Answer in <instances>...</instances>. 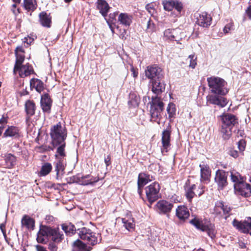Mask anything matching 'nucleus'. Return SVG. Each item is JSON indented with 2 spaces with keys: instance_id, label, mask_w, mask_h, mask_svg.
I'll list each match as a JSON object with an SVG mask.
<instances>
[{
  "instance_id": "f257e3e1",
  "label": "nucleus",
  "mask_w": 251,
  "mask_h": 251,
  "mask_svg": "<svg viewBox=\"0 0 251 251\" xmlns=\"http://www.w3.org/2000/svg\"><path fill=\"white\" fill-rule=\"evenodd\" d=\"M207 81L210 91L214 94L207 96V102L222 108L226 106L228 101L223 96L226 95L228 92L226 82L224 79L215 76L208 77Z\"/></svg>"
},
{
  "instance_id": "f03ea898",
  "label": "nucleus",
  "mask_w": 251,
  "mask_h": 251,
  "mask_svg": "<svg viewBox=\"0 0 251 251\" xmlns=\"http://www.w3.org/2000/svg\"><path fill=\"white\" fill-rule=\"evenodd\" d=\"M150 104L151 120L159 124L162 117L161 113L164 109V103L159 97H152Z\"/></svg>"
},
{
  "instance_id": "7ed1b4c3",
  "label": "nucleus",
  "mask_w": 251,
  "mask_h": 251,
  "mask_svg": "<svg viewBox=\"0 0 251 251\" xmlns=\"http://www.w3.org/2000/svg\"><path fill=\"white\" fill-rule=\"evenodd\" d=\"M222 124L221 126V133L224 139H228L231 134V128L237 123L236 117L231 114H227L222 117Z\"/></svg>"
},
{
  "instance_id": "20e7f679",
  "label": "nucleus",
  "mask_w": 251,
  "mask_h": 251,
  "mask_svg": "<svg viewBox=\"0 0 251 251\" xmlns=\"http://www.w3.org/2000/svg\"><path fill=\"white\" fill-rule=\"evenodd\" d=\"M50 136L53 146H56L64 142L67 137V132L65 127L60 123L53 126L50 129Z\"/></svg>"
},
{
  "instance_id": "39448f33",
  "label": "nucleus",
  "mask_w": 251,
  "mask_h": 251,
  "mask_svg": "<svg viewBox=\"0 0 251 251\" xmlns=\"http://www.w3.org/2000/svg\"><path fill=\"white\" fill-rule=\"evenodd\" d=\"M78 234L80 238L91 245L94 246L101 241V236L86 227L78 229Z\"/></svg>"
},
{
  "instance_id": "423d86ee",
  "label": "nucleus",
  "mask_w": 251,
  "mask_h": 251,
  "mask_svg": "<svg viewBox=\"0 0 251 251\" xmlns=\"http://www.w3.org/2000/svg\"><path fill=\"white\" fill-rule=\"evenodd\" d=\"M190 223L194 226L197 229L202 231H206L207 234L212 239L215 236V231L214 225L205 221L195 217L190 221Z\"/></svg>"
},
{
  "instance_id": "0eeeda50",
  "label": "nucleus",
  "mask_w": 251,
  "mask_h": 251,
  "mask_svg": "<svg viewBox=\"0 0 251 251\" xmlns=\"http://www.w3.org/2000/svg\"><path fill=\"white\" fill-rule=\"evenodd\" d=\"M232 224L239 231L245 234H249L251 236V217H247L243 221L234 219Z\"/></svg>"
},
{
  "instance_id": "6e6552de",
  "label": "nucleus",
  "mask_w": 251,
  "mask_h": 251,
  "mask_svg": "<svg viewBox=\"0 0 251 251\" xmlns=\"http://www.w3.org/2000/svg\"><path fill=\"white\" fill-rule=\"evenodd\" d=\"M145 190L147 198L150 203L149 207H151V204L159 198V185L157 182H154L147 186Z\"/></svg>"
},
{
  "instance_id": "1a4fd4ad",
  "label": "nucleus",
  "mask_w": 251,
  "mask_h": 251,
  "mask_svg": "<svg viewBox=\"0 0 251 251\" xmlns=\"http://www.w3.org/2000/svg\"><path fill=\"white\" fill-rule=\"evenodd\" d=\"M228 172L223 170H218L215 173V182L219 190H223L228 184L227 176Z\"/></svg>"
},
{
  "instance_id": "9d476101",
  "label": "nucleus",
  "mask_w": 251,
  "mask_h": 251,
  "mask_svg": "<svg viewBox=\"0 0 251 251\" xmlns=\"http://www.w3.org/2000/svg\"><path fill=\"white\" fill-rule=\"evenodd\" d=\"M164 9L166 11H171L174 8L176 10L175 15L176 16L180 14L182 9V4L177 0H164L162 1Z\"/></svg>"
},
{
  "instance_id": "9b49d317",
  "label": "nucleus",
  "mask_w": 251,
  "mask_h": 251,
  "mask_svg": "<svg viewBox=\"0 0 251 251\" xmlns=\"http://www.w3.org/2000/svg\"><path fill=\"white\" fill-rule=\"evenodd\" d=\"M145 75L148 78L152 80L163 78L162 69L156 65L148 66L145 70Z\"/></svg>"
},
{
  "instance_id": "f8f14e48",
  "label": "nucleus",
  "mask_w": 251,
  "mask_h": 251,
  "mask_svg": "<svg viewBox=\"0 0 251 251\" xmlns=\"http://www.w3.org/2000/svg\"><path fill=\"white\" fill-rule=\"evenodd\" d=\"M33 72L32 67L29 63L25 65H15L13 73L14 74L18 73L21 77H25L30 75Z\"/></svg>"
},
{
  "instance_id": "ddd939ff",
  "label": "nucleus",
  "mask_w": 251,
  "mask_h": 251,
  "mask_svg": "<svg viewBox=\"0 0 251 251\" xmlns=\"http://www.w3.org/2000/svg\"><path fill=\"white\" fill-rule=\"evenodd\" d=\"M173 207V204L165 200H160L155 204L156 211L159 214L168 215Z\"/></svg>"
},
{
  "instance_id": "4468645a",
  "label": "nucleus",
  "mask_w": 251,
  "mask_h": 251,
  "mask_svg": "<svg viewBox=\"0 0 251 251\" xmlns=\"http://www.w3.org/2000/svg\"><path fill=\"white\" fill-rule=\"evenodd\" d=\"M73 182L78 183L80 185H91L98 181L99 178L94 177L91 175L86 176L77 175L73 177Z\"/></svg>"
},
{
  "instance_id": "2eb2a0df",
  "label": "nucleus",
  "mask_w": 251,
  "mask_h": 251,
  "mask_svg": "<svg viewBox=\"0 0 251 251\" xmlns=\"http://www.w3.org/2000/svg\"><path fill=\"white\" fill-rule=\"evenodd\" d=\"M179 33L180 30L178 29H167L163 32V40L168 42L176 41L177 44H179Z\"/></svg>"
},
{
  "instance_id": "dca6fc26",
  "label": "nucleus",
  "mask_w": 251,
  "mask_h": 251,
  "mask_svg": "<svg viewBox=\"0 0 251 251\" xmlns=\"http://www.w3.org/2000/svg\"><path fill=\"white\" fill-rule=\"evenodd\" d=\"M235 192L238 195L245 198L251 196V185L244 182L236 185Z\"/></svg>"
},
{
  "instance_id": "f3484780",
  "label": "nucleus",
  "mask_w": 251,
  "mask_h": 251,
  "mask_svg": "<svg viewBox=\"0 0 251 251\" xmlns=\"http://www.w3.org/2000/svg\"><path fill=\"white\" fill-rule=\"evenodd\" d=\"M197 24L203 27H207L211 25V17L206 12H202L196 15Z\"/></svg>"
},
{
  "instance_id": "a211bd4d",
  "label": "nucleus",
  "mask_w": 251,
  "mask_h": 251,
  "mask_svg": "<svg viewBox=\"0 0 251 251\" xmlns=\"http://www.w3.org/2000/svg\"><path fill=\"white\" fill-rule=\"evenodd\" d=\"M162 152H167L171 148V132L168 130H165L162 133Z\"/></svg>"
},
{
  "instance_id": "6ab92c4d",
  "label": "nucleus",
  "mask_w": 251,
  "mask_h": 251,
  "mask_svg": "<svg viewBox=\"0 0 251 251\" xmlns=\"http://www.w3.org/2000/svg\"><path fill=\"white\" fill-rule=\"evenodd\" d=\"M151 82L152 91L154 94L159 95L164 91L166 84L163 79H154Z\"/></svg>"
},
{
  "instance_id": "aec40b11",
  "label": "nucleus",
  "mask_w": 251,
  "mask_h": 251,
  "mask_svg": "<svg viewBox=\"0 0 251 251\" xmlns=\"http://www.w3.org/2000/svg\"><path fill=\"white\" fill-rule=\"evenodd\" d=\"M232 208L228 205L225 204L222 201H218L216 203L215 207V212L218 214L220 213L219 210H222L225 215V219L226 220L231 215V211Z\"/></svg>"
},
{
  "instance_id": "412c9836",
  "label": "nucleus",
  "mask_w": 251,
  "mask_h": 251,
  "mask_svg": "<svg viewBox=\"0 0 251 251\" xmlns=\"http://www.w3.org/2000/svg\"><path fill=\"white\" fill-rule=\"evenodd\" d=\"M50 227L42 226L37 233V241L38 243H45L47 242L48 238L50 237Z\"/></svg>"
},
{
  "instance_id": "4be33fe9",
  "label": "nucleus",
  "mask_w": 251,
  "mask_h": 251,
  "mask_svg": "<svg viewBox=\"0 0 251 251\" xmlns=\"http://www.w3.org/2000/svg\"><path fill=\"white\" fill-rule=\"evenodd\" d=\"M150 181L151 179L149 175L144 173L139 174L138 179V193L140 197L142 194L141 189Z\"/></svg>"
},
{
  "instance_id": "5701e85b",
  "label": "nucleus",
  "mask_w": 251,
  "mask_h": 251,
  "mask_svg": "<svg viewBox=\"0 0 251 251\" xmlns=\"http://www.w3.org/2000/svg\"><path fill=\"white\" fill-rule=\"evenodd\" d=\"M201 168V181L207 183L209 181L211 175V170L208 165L206 164H200Z\"/></svg>"
},
{
  "instance_id": "b1692460",
  "label": "nucleus",
  "mask_w": 251,
  "mask_h": 251,
  "mask_svg": "<svg viewBox=\"0 0 251 251\" xmlns=\"http://www.w3.org/2000/svg\"><path fill=\"white\" fill-rule=\"evenodd\" d=\"M52 101L48 94L41 96V105L44 112L49 113L51 106Z\"/></svg>"
},
{
  "instance_id": "393cba45",
  "label": "nucleus",
  "mask_w": 251,
  "mask_h": 251,
  "mask_svg": "<svg viewBox=\"0 0 251 251\" xmlns=\"http://www.w3.org/2000/svg\"><path fill=\"white\" fill-rule=\"evenodd\" d=\"M176 213L177 217L182 221L187 219L190 215L188 209L184 205L178 206L176 209Z\"/></svg>"
},
{
  "instance_id": "a878e982",
  "label": "nucleus",
  "mask_w": 251,
  "mask_h": 251,
  "mask_svg": "<svg viewBox=\"0 0 251 251\" xmlns=\"http://www.w3.org/2000/svg\"><path fill=\"white\" fill-rule=\"evenodd\" d=\"M118 21L126 27H128L131 25L132 21V16L126 13H121L119 14Z\"/></svg>"
},
{
  "instance_id": "bb28decb",
  "label": "nucleus",
  "mask_w": 251,
  "mask_h": 251,
  "mask_svg": "<svg viewBox=\"0 0 251 251\" xmlns=\"http://www.w3.org/2000/svg\"><path fill=\"white\" fill-rule=\"evenodd\" d=\"M3 136L4 137H12L18 138L20 137V129L18 127L14 126H9L5 130Z\"/></svg>"
},
{
  "instance_id": "cd10ccee",
  "label": "nucleus",
  "mask_w": 251,
  "mask_h": 251,
  "mask_svg": "<svg viewBox=\"0 0 251 251\" xmlns=\"http://www.w3.org/2000/svg\"><path fill=\"white\" fill-rule=\"evenodd\" d=\"M49 235L51 240L55 243H59L63 239V234L60 232L58 228L50 227Z\"/></svg>"
},
{
  "instance_id": "c85d7f7f",
  "label": "nucleus",
  "mask_w": 251,
  "mask_h": 251,
  "mask_svg": "<svg viewBox=\"0 0 251 251\" xmlns=\"http://www.w3.org/2000/svg\"><path fill=\"white\" fill-rule=\"evenodd\" d=\"M230 179L231 181L234 183V188L235 189L236 185L237 184L243 183L245 182V179L239 172L235 171L232 170L230 171Z\"/></svg>"
},
{
  "instance_id": "c756f323",
  "label": "nucleus",
  "mask_w": 251,
  "mask_h": 251,
  "mask_svg": "<svg viewBox=\"0 0 251 251\" xmlns=\"http://www.w3.org/2000/svg\"><path fill=\"white\" fill-rule=\"evenodd\" d=\"M39 21L41 25L46 27H50L51 26V17L45 12H42L39 14Z\"/></svg>"
},
{
  "instance_id": "7c9ffc66",
  "label": "nucleus",
  "mask_w": 251,
  "mask_h": 251,
  "mask_svg": "<svg viewBox=\"0 0 251 251\" xmlns=\"http://www.w3.org/2000/svg\"><path fill=\"white\" fill-rule=\"evenodd\" d=\"M97 8L103 17H105L108 12L109 6L104 0H98Z\"/></svg>"
},
{
  "instance_id": "2f4dec72",
  "label": "nucleus",
  "mask_w": 251,
  "mask_h": 251,
  "mask_svg": "<svg viewBox=\"0 0 251 251\" xmlns=\"http://www.w3.org/2000/svg\"><path fill=\"white\" fill-rule=\"evenodd\" d=\"M30 87L34 88L36 91L41 93L43 91L44 86L43 82L37 78H32L30 81Z\"/></svg>"
},
{
  "instance_id": "473e14b6",
  "label": "nucleus",
  "mask_w": 251,
  "mask_h": 251,
  "mask_svg": "<svg viewBox=\"0 0 251 251\" xmlns=\"http://www.w3.org/2000/svg\"><path fill=\"white\" fill-rule=\"evenodd\" d=\"M22 226L27 229H33L34 226V221L27 215H24L21 221Z\"/></svg>"
},
{
  "instance_id": "72a5a7b5",
  "label": "nucleus",
  "mask_w": 251,
  "mask_h": 251,
  "mask_svg": "<svg viewBox=\"0 0 251 251\" xmlns=\"http://www.w3.org/2000/svg\"><path fill=\"white\" fill-rule=\"evenodd\" d=\"M66 166V162L64 159H57L55 165L56 178L58 179L60 175H62Z\"/></svg>"
},
{
  "instance_id": "f704fd0d",
  "label": "nucleus",
  "mask_w": 251,
  "mask_h": 251,
  "mask_svg": "<svg viewBox=\"0 0 251 251\" xmlns=\"http://www.w3.org/2000/svg\"><path fill=\"white\" fill-rule=\"evenodd\" d=\"M74 251H90L91 248L87 247V245L82 241L77 239L73 243Z\"/></svg>"
},
{
  "instance_id": "c9c22d12",
  "label": "nucleus",
  "mask_w": 251,
  "mask_h": 251,
  "mask_svg": "<svg viewBox=\"0 0 251 251\" xmlns=\"http://www.w3.org/2000/svg\"><path fill=\"white\" fill-rule=\"evenodd\" d=\"M140 97L134 93H130L129 95L128 104L130 107H136L140 103Z\"/></svg>"
},
{
  "instance_id": "e433bc0d",
  "label": "nucleus",
  "mask_w": 251,
  "mask_h": 251,
  "mask_svg": "<svg viewBox=\"0 0 251 251\" xmlns=\"http://www.w3.org/2000/svg\"><path fill=\"white\" fill-rule=\"evenodd\" d=\"M25 108L27 115L28 117L35 114L36 106L33 101L28 100L25 103Z\"/></svg>"
},
{
  "instance_id": "4c0bfd02",
  "label": "nucleus",
  "mask_w": 251,
  "mask_h": 251,
  "mask_svg": "<svg viewBox=\"0 0 251 251\" xmlns=\"http://www.w3.org/2000/svg\"><path fill=\"white\" fill-rule=\"evenodd\" d=\"M122 222L124 224L126 228L128 230H130L131 229H133L135 226L133 219L132 218H129L128 216L123 218Z\"/></svg>"
},
{
  "instance_id": "58836bf2",
  "label": "nucleus",
  "mask_w": 251,
  "mask_h": 251,
  "mask_svg": "<svg viewBox=\"0 0 251 251\" xmlns=\"http://www.w3.org/2000/svg\"><path fill=\"white\" fill-rule=\"evenodd\" d=\"M60 144L61 145L57 149L55 156L57 159H63L64 157L66 156L64 149L65 143L64 142Z\"/></svg>"
},
{
  "instance_id": "ea45409f",
  "label": "nucleus",
  "mask_w": 251,
  "mask_h": 251,
  "mask_svg": "<svg viewBox=\"0 0 251 251\" xmlns=\"http://www.w3.org/2000/svg\"><path fill=\"white\" fill-rule=\"evenodd\" d=\"M24 6L28 11H33L36 9L35 0H24Z\"/></svg>"
},
{
  "instance_id": "a19ab883",
  "label": "nucleus",
  "mask_w": 251,
  "mask_h": 251,
  "mask_svg": "<svg viewBox=\"0 0 251 251\" xmlns=\"http://www.w3.org/2000/svg\"><path fill=\"white\" fill-rule=\"evenodd\" d=\"M52 169L51 164L50 163H45L41 168L40 171V175L41 176H46L50 173Z\"/></svg>"
},
{
  "instance_id": "79ce46f5",
  "label": "nucleus",
  "mask_w": 251,
  "mask_h": 251,
  "mask_svg": "<svg viewBox=\"0 0 251 251\" xmlns=\"http://www.w3.org/2000/svg\"><path fill=\"white\" fill-rule=\"evenodd\" d=\"M62 228L66 234H74L76 230L75 226L71 223L62 224Z\"/></svg>"
},
{
  "instance_id": "37998d69",
  "label": "nucleus",
  "mask_w": 251,
  "mask_h": 251,
  "mask_svg": "<svg viewBox=\"0 0 251 251\" xmlns=\"http://www.w3.org/2000/svg\"><path fill=\"white\" fill-rule=\"evenodd\" d=\"M196 185L193 184L186 190V196L190 202L191 201L194 196L196 195V194L194 192V190L196 189Z\"/></svg>"
},
{
  "instance_id": "c03bdc74",
  "label": "nucleus",
  "mask_w": 251,
  "mask_h": 251,
  "mask_svg": "<svg viewBox=\"0 0 251 251\" xmlns=\"http://www.w3.org/2000/svg\"><path fill=\"white\" fill-rule=\"evenodd\" d=\"M5 160L6 166L8 168H11L14 165L16 162V158L14 155L8 154L6 156Z\"/></svg>"
},
{
  "instance_id": "a18cd8bd",
  "label": "nucleus",
  "mask_w": 251,
  "mask_h": 251,
  "mask_svg": "<svg viewBox=\"0 0 251 251\" xmlns=\"http://www.w3.org/2000/svg\"><path fill=\"white\" fill-rule=\"evenodd\" d=\"M167 111L170 118L173 117L176 114V108L174 104L172 103L169 104Z\"/></svg>"
},
{
  "instance_id": "49530a36",
  "label": "nucleus",
  "mask_w": 251,
  "mask_h": 251,
  "mask_svg": "<svg viewBox=\"0 0 251 251\" xmlns=\"http://www.w3.org/2000/svg\"><path fill=\"white\" fill-rule=\"evenodd\" d=\"M189 58L190 59L189 67L194 69L197 65V57L193 54L190 55Z\"/></svg>"
},
{
  "instance_id": "de8ad7c7",
  "label": "nucleus",
  "mask_w": 251,
  "mask_h": 251,
  "mask_svg": "<svg viewBox=\"0 0 251 251\" xmlns=\"http://www.w3.org/2000/svg\"><path fill=\"white\" fill-rule=\"evenodd\" d=\"M16 60L15 65H21L25 60L24 54L15 53Z\"/></svg>"
},
{
  "instance_id": "09e8293b",
  "label": "nucleus",
  "mask_w": 251,
  "mask_h": 251,
  "mask_svg": "<svg viewBox=\"0 0 251 251\" xmlns=\"http://www.w3.org/2000/svg\"><path fill=\"white\" fill-rule=\"evenodd\" d=\"M146 9L148 11V12L152 16L155 12V9L153 3L147 4L146 6Z\"/></svg>"
},
{
  "instance_id": "8fccbe9b",
  "label": "nucleus",
  "mask_w": 251,
  "mask_h": 251,
  "mask_svg": "<svg viewBox=\"0 0 251 251\" xmlns=\"http://www.w3.org/2000/svg\"><path fill=\"white\" fill-rule=\"evenodd\" d=\"M233 24L230 22L227 24L224 28L223 31L225 33H228L230 30L233 29Z\"/></svg>"
},
{
  "instance_id": "3c124183",
  "label": "nucleus",
  "mask_w": 251,
  "mask_h": 251,
  "mask_svg": "<svg viewBox=\"0 0 251 251\" xmlns=\"http://www.w3.org/2000/svg\"><path fill=\"white\" fill-rule=\"evenodd\" d=\"M246 147V142L244 140H240L238 142V148L241 152L245 150Z\"/></svg>"
},
{
  "instance_id": "603ef678",
  "label": "nucleus",
  "mask_w": 251,
  "mask_h": 251,
  "mask_svg": "<svg viewBox=\"0 0 251 251\" xmlns=\"http://www.w3.org/2000/svg\"><path fill=\"white\" fill-rule=\"evenodd\" d=\"M155 27V25L152 21L150 19L148 21L147 25V29L149 30V31H153Z\"/></svg>"
},
{
  "instance_id": "864d4df0",
  "label": "nucleus",
  "mask_w": 251,
  "mask_h": 251,
  "mask_svg": "<svg viewBox=\"0 0 251 251\" xmlns=\"http://www.w3.org/2000/svg\"><path fill=\"white\" fill-rule=\"evenodd\" d=\"M16 4L17 3H15L14 4H12V9H11V10H12V12L13 13V14L15 15H17L20 12L19 9L18 8H16V7H17V4Z\"/></svg>"
},
{
  "instance_id": "5fc2aeb1",
  "label": "nucleus",
  "mask_w": 251,
  "mask_h": 251,
  "mask_svg": "<svg viewBox=\"0 0 251 251\" xmlns=\"http://www.w3.org/2000/svg\"><path fill=\"white\" fill-rule=\"evenodd\" d=\"M204 188H205V187L203 185H202V184L200 185L199 187L198 190H197V193L199 195V196H200L203 193V192L204 191Z\"/></svg>"
},
{
  "instance_id": "6e6d98bb",
  "label": "nucleus",
  "mask_w": 251,
  "mask_h": 251,
  "mask_svg": "<svg viewBox=\"0 0 251 251\" xmlns=\"http://www.w3.org/2000/svg\"><path fill=\"white\" fill-rule=\"evenodd\" d=\"M49 249L50 251H57V247L53 243H50L49 245Z\"/></svg>"
},
{
  "instance_id": "4d7b16f0",
  "label": "nucleus",
  "mask_w": 251,
  "mask_h": 251,
  "mask_svg": "<svg viewBox=\"0 0 251 251\" xmlns=\"http://www.w3.org/2000/svg\"><path fill=\"white\" fill-rule=\"evenodd\" d=\"M229 154L235 158H237L239 155L238 152L237 151L234 150H231L229 151Z\"/></svg>"
},
{
  "instance_id": "13d9d810",
  "label": "nucleus",
  "mask_w": 251,
  "mask_h": 251,
  "mask_svg": "<svg viewBox=\"0 0 251 251\" xmlns=\"http://www.w3.org/2000/svg\"><path fill=\"white\" fill-rule=\"evenodd\" d=\"M34 40L33 38L30 37H25L24 42L26 43L27 45H30Z\"/></svg>"
},
{
  "instance_id": "bf43d9fd",
  "label": "nucleus",
  "mask_w": 251,
  "mask_h": 251,
  "mask_svg": "<svg viewBox=\"0 0 251 251\" xmlns=\"http://www.w3.org/2000/svg\"><path fill=\"white\" fill-rule=\"evenodd\" d=\"M131 72H132V74L134 78H136L138 76V73L137 71H136V70L134 69L133 66H131V69H130Z\"/></svg>"
},
{
  "instance_id": "052dcab7",
  "label": "nucleus",
  "mask_w": 251,
  "mask_h": 251,
  "mask_svg": "<svg viewBox=\"0 0 251 251\" xmlns=\"http://www.w3.org/2000/svg\"><path fill=\"white\" fill-rule=\"evenodd\" d=\"M36 251H48L46 249L40 245L36 246Z\"/></svg>"
},
{
  "instance_id": "680f3d73",
  "label": "nucleus",
  "mask_w": 251,
  "mask_h": 251,
  "mask_svg": "<svg viewBox=\"0 0 251 251\" xmlns=\"http://www.w3.org/2000/svg\"><path fill=\"white\" fill-rule=\"evenodd\" d=\"M110 159L111 158L109 155L107 156V157L104 158V162L106 166H108L110 164Z\"/></svg>"
},
{
  "instance_id": "e2e57ef3",
  "label": "nucleus",
  "mask_w": 251,
  "mask_h": 251,
  "mask_svg": "<svg viewBox=\"0 0 251 251\" xmlns=\"http://www.w3.org/2000/svg\"><path fill=\"white\" fill-rule=\"evenodd\" d=\"M246 13L247 14L249 19H251V5H250L247 9L246 10Z\"/></svg>"
},
{
  "instance_id": "0e129e2a",
  "label": "nucleus",
  "mask_w": 251,
  "mask_h": 251,
  "mask_svg": "<svg viewBox=\"0 0 251 251\" xmlns=\"http://www.w3.org/2000/svg\"><path fill=\"white\" fill-rule=\"evenodd\" d=\"M19 53L21 54H24V50L22 47H18L15 50V53Z\"/></svg>"
},
{
  "instance_id": "69168bd1",
  "label": "nucleus",
  "mask_w": 251,
  "mask_h": 251,
  "mask_svg": "<svg viewBox=\"0 0 251 251\" xmlns=\"http://www.w3.org/2000/svg\"><path fill=\"white\" fill-rule=\"evenodd\" d=\"M126 31L125 29H124L123 31L120 34V37L122 39H126Z\"/></svg>"
},
{
  "instance_id": "338daca9",
  "label": "nucleus",
  "mask_w": 251,
  "mask_h": 251,
  "mask_svg": "<svg viewBox=\"0 0 251 251\" xmlns=\"http://www.w3.org/2000/svg\"><path fill=\"white\" fill-rule=\"evenodd\" d=\"M7 119L6 117L2 116L0 119V124H6Z\"/></svg>"
},
{
  "instance_id": "774afa93",
  "label": "nucleus",
  "mask_w": 251,
  "mask_h": 251,
  "mask_svg": "<svg viewBox=\"0 0 251 251\" xmlns=\"http://www.w3.org/2000/svg\"><path fill=\"white\" fill-rule=\"evenodd\" d=\"M239 246L240 248L241 249H245L246 248V244L242 241L239 242Z\"/></svg>"
}]
</instances>
